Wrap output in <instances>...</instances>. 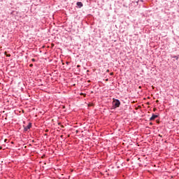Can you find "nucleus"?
I'll list each match as a JSON object with an SVG mask.
<instances>
[{
	"instance_id": "obj_1",
	"label": "nucleus",
	"mask_w": 179,
	"mask_h": 179,
	"mask_svg": "<svg viewBox=\"0 0 179 179\" xmlns=\"http://www.w3.org/2000/svg\"><path fill=\"white\" fill-rule=\"evenodd\" d=\"M113 104L115 108H118V107L121 106V101H120L118 99H113Z\"/></svg>"
},
{
	"instance_id": "obj_2",
	"label": "nucleus",
	"mask_w": 179,
	"mask_h": 179,
	"mask_svg": "<svg viewBox=\"0 0 179 179\" xmlns=\"http://www.w3.org/2000/svg\"><path fill=\"white\" fill-rule=\"evenodd\" d=\"M30 128H31V123L29 122L27 127L24 126V132H27V131H29V129H30Z\"/></svg>"
},
{
	"instance_id": "obj_3",
	"label": "nucleus",
	"mask_w": 179,
	"mask_h": 179,
	"mask_svg": "<svg viewBox=\"0 0 179 179\" xmlns=\"http://www.w3.org/2000/svg\"><path fill=\"white\" fill-rule=\"evenodd\" d=\"M157 117H159V115L152 114V117L150 118V121H155V119L157 118Z\"/></svg>"
},
{
	"instance_id": "obj_4",
	"label": "nucleus",
	"mask_w": 179,
	"mask_h": 179,
	"mask_svg": "<svg viewBox=\"0 0 179 179\" xmlns=\"http://www.w3.org/2000/svg\"><path fill=\"white\" fill-rule=\"evenodd\" d=\"M76 5H77V6H78V8H82L83 6V3L80 1H78L76 3Z\"/></svg>"
},
{
	"instance_id": "obj_5",
	"label": "nucleus",
	"mask_w": 179,
	"mask_h": 179,
	"mask_svg": "<svg viewBox=\"0 0 179 179\" xmlns=\"http://www.w3.org/2000/svg\"><path fill=\"white\" fill-rule=\"evenodd\" d=\"M171 58H175V59H176V61H178V58H179V56H171Z\"/></svg>"
},
{
	"instance_id": "obj_6",
	"label": "nucleus",
	"mask_w": 179,
	"mask_h": 179,
	"mask_svg": "<svg viewBox=\"0 0 179 179\" xmlns=\"http://www.w3.org/2000/svg\"><path fill=\"white\" fill-rule=\"evenodd\" d=\"M32 62H36V59H31Z\"/></svg>"
},
{
	"instance_id": "obj_7",
	"label": "nucleus",
	"mask_w": 179,
	"mask_h": 179,
	"mask_svg": "<svg viewBox=\"0 0 179 179\" xmlns=\"http://www.w3.org/2000/svg\"><path fill=\"white\" fill-rule=\"evenodd\" d=\"M6 55V57H10V54H7Z\"/></svg>"
},
{
	"instance_id": "obj_8",
	"label": "nucleus",
	"mask_w": 179,
	"mask_h": 179,
	"mask_svg": "<svg viewBox=\"0 0 179 179\" xmlns=\"http://www.w3.org/2000/svg\"><path fill=\"white\" fill-rule=\"evenodd\" d=\"M66 65H69L70 62H66Z\"/></svg>"
},
{
	"instance_id": "obj_9",
	"label": "nucleus",
	"mask_w": 179,
	"mask_h": 179,
	"mask_svg": "<svg viewBox=\"0 0 179 179\" xmlns=\"http://www.w3.org/2000/svg\"><path fill=\"white\" fill-rule=\"evenodd\" d=\"M29 66L31 68L33 67V64H29Z\"/></svg>"
},
{
	"instance_id": "obj_10",
	"label": "nucleus",
	"mask_w": 179,
	"mask_h": 179,
	"mask_svg": "<svg viewBox=\"0 0 179 179\" xmlns=\"http://www.w3.org/2000/svg\"><path fill=\"white\" fill-rule=\"evenodd\" d=\"M150 125H153V123H152V122H150Z\"/></svg>"
},
{
	"instance_id": "obj_11",
	"label": "nucleus",
	"mask_w": 179,
	"mask_h": 179,
	"mask_svg": "<svg viewBox=\"0 0 179 179\" xmlns=\"http://www.w3.org/2000/svg\"><path fill=\"white\" fill-rule=\"evenodd\" d=\"M80 65H78V66H77V68H80Z\"/></svg>"
},
{
	"instance_id": "obj_12",
	"label": "nucleus",
	"mask_w": 179,
	"mask_h": 179,
	"mask_svg": "<svg viewBox=\"0 0 179 179\" xmlns=\"http://www.w3.org/2000/svg\"><path fill=\"white\" fill-rule=\"evenodd\" d=\"M113 75H114V73H110V76H113Z\"/></svg>"
},
{
	"instance_id": "obj_13",
	"label": "nucleus",
	"mask_w": 179,
	"mask_h": 179,
	"mask_svg": "<svg viewBox=\"0 0 179 179\" xmlns=\"http://www.w3.org/2000/svg\"><path fill=\"white\" fill-rule=\"evenodd\" d=\"M7 141H8V139H5V140H4V142H7Z\"/></svg>"
},
{
	"instance_id": "obj_14",
	"label": "nucleus",
	"mask_w": 179,
	"mask_h": 179,
	"mask_svg": "<svg viewBox=\"0 0 179 179\" xmlns=\"http://www.w3.org/2000/svg\"><path fill=\"white\" fill-rule=\"evenodd\" d=\"M107 72H110V70H107Z\"/></svg>"
},
{
	"instance_id": "obj_15",
	"label": "nucleus",
	"mask_w": 179,
	"mask_h": 179,
	"mask_svg": "<svg viewBox=\"0 0 179 179\" xmlns=\"http://www.w3.org/2000/svg\"><path fill=\"white\" fill-rule=\"evenodd\" d=\"M159 136H161V137H162V136H161V135H159Z\"/></svg>"
},
{
	"instance_id": "obj_16",
	"label": "nucleus",
	"mask_w": 179,
	"mask_h": 179,
	"mask_svg": "<svg viewBox=\"0 0 179 179\" xmlns=\"http://www.w3.org/2000/svg\"><path fill=\"white\" fill-rule=\"evenodd\" d=\"M141 1H143V0H141Z\"/></svg>"
}]
</instances>
